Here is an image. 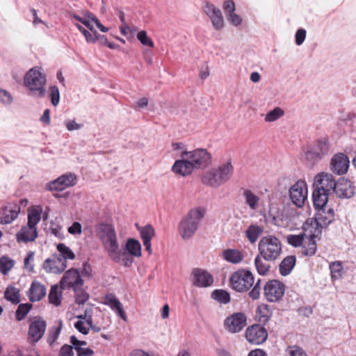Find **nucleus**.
I'll use <instances>...</instances> for the list:
<instances>
[{"label": "nucleus", "instance_id": "f257e3e1", "mask_svg": "<svg viewBox=\"0 0 356 356\" xmlns=\"http://www.w3.org/2000/svg\"><path fill=\"white\" fill-rule=\"evenodd\" d=\"M229 281L232 289L240 293L246 292L253 286L248 293L249 297L253 300L259 298L262 289L261 280L258 279L253 285L254 278L250 270L239 269L232 274Z\"/></svg>", "mask_w": 356, "mask_h": 356}, {"label": "nucleus", "instance_id": "f03ea898", "mask_svg": "<svg viewBox=\"0 0 356 356\" xmlns=\"http://www.w3.org/2000/svg\"><path fill=\"white\" fill-rule=\"evenodd\" d=\"M97 234L104 248L110 258L115 262L119 263L122 253L119 249L115 229L111 224L101 223L97 227ZM125 256V253L122 254Z\"/></svg>", "mask_w": 356, "mask_h": 356}, {"label": "nucleus", "instance_id": "7ed1b4c3", "mask_svg": "<svg viewBox=\"0 0 356 356\" xmlns=\"http://www.w3.org/2000/svg\"><path fill=\"white\" fill-rule=\"evenodd\" d=\"M233 175L234 166L229 161L206 171L202 175V182L206 186L216 188L230 180Z\"/></svg>", "mask_w": 356, "mask_h": 356}, {"label": "nucleus", "instance_id": "20e7f679", "mask_svg": "<svg viewBox=\"0 0 356 356\" xmlns=\"http://www.w3.org/2000/svg\"><path fill=\"white\" fill-rule=\"evenodd\" d=\"M259 253L265 261H275L282 253V244L279 238L274 235L262 236L258 243Z\"/></svg>", "mask_w": 356, "mask_h": 356}, {"label": "nucleus", "instance_id": "39448f33", "mask_svg": "<svg viewBox=\"0 0 356 356\" xmlns=\"http://www.w3.org/2000/svg\"><path fill=\"white\" fill-rule=\"evenodd\" d=\"M46 81V76L38 67L30 69L24 78V86L29 90V95L35 97H43L45 95Z\"/></svg>", "mask_w": 356, "mask_h": 356}, {"label": "nucleus", "instance_id": "423d86ee", "mask_svg": "<svg viewBox=\"0 0 356 356\" xmlns=\"http://www.w3.org/2000/svg\"><path fill=\"white\" fill-rule=\"evenodd\" d=\"M204 215V210L198 207L190 210L183 218L179 225V232L184 240H188L194 235Z\"/></svg>", "mask_w": 356, "mask_h": 356}, {"label": "nucleus", "instance_id": "0eeeda50", "mask_svg": "<svg viewBox=\"0 0 356 356\" xmlns=\"http://www.w3.org/2000/svg\"><path fill=\"white\" fill-rule=\"evenodd\" d=\"M42 210L33 209L28 213V222L16 234L17 241L28 243L34 241L38 237L37 225L41 219Z\"/></svg>", "mask_w": 356, "mask_h": 356}, {"label": "nucleus", "instance_id": "6e6552de", "mask_svg": "<svg viewBox=\"0 0 356 356\" xmlns=\"http://www.w3.org/2000/svg\"><path fill=\"white\" fill-rule=\"evenodd\" d=\"M334 220V211L329 207H323L316 210L315 219L311 220V222L308 221L303 225L305 232L312 228L314 229L316 227H319L322 230L323 227H327Z\"/></svg>", "mask_w": 356, "mask_h": 356}, {"label": "nucleus", "instance_id": "1a4fd4ad", "mask_svg": "<svg viewBox=\"0 0 356 356\" xmlns=\"http://www.w3.org/2000/svg\"><path fill=\"white\" fill-rule=\"evenodd\" d=\"M262 289L265 298L270 302H279L285 292V285L277 280H268Z\"/></svg>", "mask_w": 356, "mask_h": 356}, {"label": "nucleus", "instance_id": "9d476101", "mask_svg": "<svg viewBox=\"0 0 356 356\" xmlns=\"http://www.w3.org/2000/svg\"><path fill=\"white\" fill-rule=\"evenodd\" d=\"M47 328L46 321L40 316L31 318L29 326L27 341L35 346L44 336Z\"/></svg>", "mask_w": 356, "mask_h": 356}, {"label": "nucleus", "instance_id": "9b49d317", "mask_svg": "<svg viewBox=\"0 0 356 356\" xmlns=\"http://www.w3.org/2000/svg\"><path fill=\"white\" fill-rule=\"evenodd\" d=\"M184 156L189 159L195 169L207 168L211 163V155L203 148L190 152L184 151Z\"/></svg>", "mask_w": 356, "mask_h": 356}, {"label": "nucleus", "instance_id": "f8f14e48", "mask_svg": "<svg viewBox=\"0 0 356 356\" xmlns=\"http://www.w3.org/2000/svg\"><path fill=\"white\" fill-rule=\"evenodd\" d=\"M289 197L296 207H303L307 197L306 183L302 180L296 182L289 189Z\"/></svg>", "mask_w": 356, "mask_h": 356}, {"label": "nucleus", "instance_id": "ddd939ff", "mask_svg": "<svg viewBox=\"0 0 356 356\" xmlns=\"http://www.w3.org/2000/svg\"><path fill=\"white\" fill-rule=\"evenodd\" d=\"M60 284L63 289L70 288L75 289L83 285V280L78 270L71 268L65 273Z\"/></svg>", "mask_w": 356, "mask_h": 356}, {"label": "nucleus", "instance_id": "4468645a", "mask_svg": "<svg viewBox=\"0 0 356 356\" xmlns=\"http://www.w3.org/2000/svg\"><path fill=\"white\" fill-rule=\"evenodd\" d=\"M336 181L333 176L327 172H321L314 177V190H319L320 192H323L327 194L333 193Z\"/></svg>", "mask_w": 356, "mask_h": 356}, {"label": "nucleus", "instance_id": "2eb2a0df", "mask_svg": "<svg viewBox=\"0 0 356 356\" xmlns=\"http://www.w3.org/2000/svg\"><path fill=\"white\" fill-rule=\"evenodd\" d=\"M246 321L247 318L243 313L236 312L225 318L224 325L229 332L237 333L245 327Z\"/></svg>", "mask_w": 356, "mask_h": 356}, {"label": "nucleus", "instance_id": "dca6fc26", "mask_svg": "<svg viewBox=\"0 0 356 356\" xmlns=\"http://www.w3.org/2000/svg\"><path fill=\"white\" fill-rule=\"evenodd\" d=\"M245 337L250 343L259 345L266 341L268 337V332L264 327L254 324L247 328Z\"/></svg>", "mask_w": 356, "mask_h": 356}, {"label": "nucleus", "instance_id": "f3484780", "mask_svg": "<svg viewBox=\"0 0 356 356\" xmlns=\"http://www.w3.org/2000/svg\"><path fill=\"white\" fill-rule=\"evenodd\" d=\"M67 268L66 261L60 259V255L54 254L50 258L44 260L43 268L47 273L60 274Z\"/></svg>", "mask_w": 356, "mask_h": 356}, {"label": "nucleus", "instance_id": "a211bd4d", "mask_svg": "<svg viewBox=\"0 0 356 356\" xmlns=\"http://www.w3.org/2000/svg\"><path fill=\"white\" fill-rule=\"evenodd\" d=\"M333 193L341 199L350 198L355 194V187L350 181L344 177H341L335 183Z\"/></svg>", "mask_w": 356, "mask_h": 356}, {"label": "nucleus", "instance_id": "6ab92c4d", "mask_svg": "<svg viewBox=\"0 0 356 356\" xmlns=\"http://www.w3.org/2000/svg\"><path fill=\"white\" fill-rule=\"evenodd\" d=\"M349 165V159L343 153H337L331 159V170L338 175L346 174L348 172Z\"/></svg>", "mask_w": 356, "mask_h": 356}, {"label": "nucleus", "instance_id": "aec40b11", "mask_svg": "<svg viewBox=\"0 0 356 356\" xmlns=\"http://www.w3.org/2000/svg\"><path fill=\"white\" fill-rule=\"evenodd\" d=\"M307 232H309V236L307 241H303L302 254L304 256L311 257L316 254L317 245L315 238L321 234V229L319 227H316L314 229L310 228Z\"/></svg>", "mask_w": 356, "mask_h": 356}, {"label": "nucleus", "instance_id": "412c9836", "mask_svg": "<svg viewBox=\"0 0 356 356\" xmlns=\"http://www.w3.org/2000/svg\"><path fill=\"white\" fill-rule=\"evenodd\" d=\"M204 11L211 20L215 29L220 30L224 26V19L220 10L214 5L207 2L204 6Z\"/></svg>", "mask_w": 356, "mask_h": 356}, {"label": "nucleus", "instance_id": "4be33fe9", "mask_svg": "<svg viewBox=\"0 0 356 356\" xmlns=\"http://www.w3.org/2000/svg\"><path fill=\"white\" fill-rule=\"evenodd\" d=\"M192 282L197 287H208L212 285L213 278L207 271L201 268H194L192 271Z\"/></svg>", "mask_w": 356, "mask_h": 356}, {"label": "nucleus", "instance_id": "5701e85b", "mask_svg": "<svg viewBox=\"0 0 356 356\" xmlns=\"http://www.w3.org/2000/svg\"><path fill=\"white\" fill-rule=\"evenodd\" d=\"M195 169V167L189 161V159H186L184 156V152L181 154V159L177 160L172 168L175 173L179 174L183 177L191 174Z\"/></svg>", "mask_w": 356, "mask_h": 356}, {"label": "nucleus", "instance_id": "b1692460", "mask_svg": "<svg viewBox=\"0 0 356 356\" xmlns=\"http://www.w3.org/2000/svg\"><path fill=\"white\" fill-rule=\"evenodd\" d=\"M20 212V207L15 204H8L0 213V222L9 224L15 220Z\"/></svg>", "mask_w": 356, "mask_h": 356}, {"label": "nucleus", "instance_id": "393cba45", "mask_svg": "<svg viewBox=\"0 0 356 356\" xmlns=\"http://www.w3.org/2000/svg\"><path fill=\"white\" fill-rule=\"evenodd\" d=\"M104 303L111 307V309L116 312V314L124 321H127V315L123 309L120 301L116 298L115 294L108 293L104 298Z\"/></svg>", "mask_w": 356, "mask_h": 356}, {"label": "nucleus", "instance_id": "a878e982", "mask_svg": "<svg viewBox=\"0 0 356 356\" xmlns=\"http://www.w3.org/2000/svg\"><path fill=\"white\" fill-rule=\"evenodd\" d=\"M46 295V288L40 282L33 281L29 290V298L31 302L40 301Z\"/></svg>", "mask_w": 356, "mask_h": 356}, {"label": "nucleus", "instance_id": "bb28decb", "mask_svg": "<svg viewBox=\"0 0 356 356\" xmlns=\"http://www.w3.org/2000/svg\"><path fill=\"white\" fill-rule=\"evenodd\" d=\"M264 227L262 226L252 224L245 232V237L248 241L251 243L254 244L258 240L259 237L263 234Z\"/></svg>", "mask_w": 356, "mask_h": 356}, {"label": "nucleus", "instance_id": "cd10ccee", "mask_svg": "<svg viewBox=\"0 0 356 356\" xmlns=\"http://www.w3.org/2000/svg\"><path fill=\"white\" fill-rule=\"evenodd\" d=\"M296 262V258L293 255H289L285 257L279 265L280 273L282 276L288 275L294 268Z\"/></svg>", "mask_w": 356, "mask_h": 356}, {"label": "nucleus", "instance_id": "c85d7f7f", "mask_svg": "<svg viewBox=\"0 0 356 356\" xmlns=\"http://www.w3.org/2000/svg\"><path fill=\"white\" fill-rule=\"evenodd\" d=\"M329 195L330 194L323 192H320L319 190H314L313 191V203L316 210L329 207L327 205Z\"/></svg>", "mask_w": 356, "mask_h": 356}, {"label": "nucleus", "instance_id": "c756f323", "mask_svg": "<svg viewBox=\"0 0 356 356\" xmlns=\"http://www.w3.org/2000/svg\"><path fill=\"white\" fill-rule=\"evenodd\" d=\"M222 257L232 264H238L243 259V254L236 249H226L222 252Z\"/></svg>", "mask_w": 356, "mask_h": 356}, {"label": "nucleus", "instance_id": "7c9ffc66", "mask_svg": "<svg viewBox=\"0 0 356 356\" xmlns=\"http://www.w3.org/2000/svg\"><path fill=\"white\" fill-rule=\"evenodd\" d=\"M268 261H265L264 257L259 253L254 258V266L257 273L261 275H265L270 270V266L267 263Z\"/></svg>", "mask_w": 356, "mask_h": 356}, {"label": "nucleus", "instance_id": "2f4dec72", "mask_svg": "<svg viewBox=\"0 0 356 356\" xmlns=\"http://www.w3.org/2000/svg\"><path fill=\"white\" fill-rule=\"evenodd\" d=\"M125 247L128 252L132 256L138 257L141 255V245L138 241L134 238H129Z\"/></svg>", "mask_w": 356, "mask_h": 356}, {"label": "nucleus", "instance_id": "473e14b6", "mask_svg": "<svg viewBox=\"0 0 356 356\" xmlns=\"http://www.w3.org/2000/svg\"><path fill=\"white\" fill-rule=\"evenodd\" d=\"M211 298L220 304H227L230 302L229 293L223 289H216L211 293Z\"/></svg>", "mask_w": 356, "mask_h": 356}, {"label": "nucleus", "instance_id": "72a5a7b5", "mask_svg": "<svg viewBox=\"0 0 356 356\" xmlns=\"http://www.w3.org/2000/svg\"><path fill=\"white\" fill-rule=\"evenodd\" d=\"M256 314L258 321L265 324L270 317L271 312L267 305L263 304L257 308Z\"/></svg>", "mask_w": 356, "mask_h": 356}, {"label": "nucleus", "instance_id": "f704fd0d", "mask_svg": "<svg viewBox=\"0 0 356 356\" xmlns=\"http://www.w3.org/2000/svg\"><path fill=\"white\" fill-rule=\"evenodd\" d=\"M243 195L245 198V202L250 208L252 210L257 209L259 205V197L249 189H245L243 191Z\"/></svg>", "mask_w": 356, "mask_h": 356}, {"label": "nucleus", "instance_id": "c9c22d12", "mask_svg": "<svg viewBox=\"0 0 356 356\" xmlns=\"http://www.w3.org/2000/svg\"><path fill=\"white\" fill-rule=\"evenodd\" d=\"M58 178L63 186V191L66 188L74 186L76 183V176L72 172L66 173Z\"/></svg>", "mask_w": 356, "mask_h": 356}, {"label": "nucleus", "instance_id": "e433bc0d", "mask_svg": "<svg viewBox=\"0 0 356 356\" xmlns=\"http://www.w3.org/2000/svg\"><path fill=\"white\" fill-rule=\"evenodd\" d=\"M57 250L58 251L60 259H64L66 262L67 259H74L75 258V254L73 251L64 243H58L57 245Z\"/></svg>", "mask_w": 356, "mask_h": 356}, {"label": "nucleus", "instance_id": "4c0bfd02", "mask_svg": "<svg viewBox=\"0 0 356 356\" xmlns=\"http://www.w3.org/2000/svg\"><path fill=\"white\" fill-rule=\"evenodd\" d=\"M61 292L58 285H53L49 293V300L51 304L58 306L61 302Z\"/></svg>", "mask_w": 356, "mask_h": 356}, {"label": "nucleus", "instance_id": "58836bf2", "mask_svg": "<svg viewBox=\"0 0 356 356\" xmlns=\"http://www.w3.org/2000/svg\"><path fill=\"white\" fill-rule=\"evenodd\" d=\"M5 298L13 304H18L20 301L19 291L13 286L8 287L4 293Z\"/></svg>", "mask_w": 356, "mask_h": 356}, {"label": "nucleus", "instance_id": "ea45409f", "mask_svg": "<svg viewBox=\"0 0 356 356\" xmlns=\"http://www.w3.org/2000/svg\"><path fill=\"white\" fill-rule=\"evenodd\" d=\"M317 153L322 157L325 156L328 154L329 145L326 139H321L316 142V143L312 147Z\"/></svg>", "mask_w": 356, "mask_h": 356}, {"label": "nucleus", "instance_id": "a19ab883", "mask_svg": "<svg viewBox=\"0 0 356 356\" xmlns=\"http://www.w3.org/2000/svg\"><path fill=\"white\" fill-rule=\"evenodd\" d=\"M15 261L8 257L3 256L0 257V272L3 275H6L14 266Z\"/></svg>", "mask_w": 356, "mask_h": 356}, {"label": "nucleus", "instance_id": "79ce46f5", "mask_svg": "<svg viewBox=\"0 0 356 356\" xmlns=\"http://www.w3.org/2000/svg\"><path fill=\"white\" fill-rule=\"evenodd\" d=\"M330 270L332 280H338L342 277L343 268L341 261H333L330 264Z\"/></svg>", "mask_w": 356, "mask_h": 356}, {"label": "nucleus", "instance_id": "37998d69", "mask_svg": "<svg viewBox=\"0 0 356 356\" xmlns=\"http://www.w3.org/2000/svg\"><path fill=\"white\" fill-rule=\"evenodd\" d=\"M138 230L143 242L151 241L152 238L154 236V229L151 225H147L143 227H140L138 228Z\"/></svg>", "mask_w": 356, "mask_h": 356}, {"label": "nucleus", "instance_id": "c03bdc74", "mask_svg": "<svg viewBox=\"0 0 356 356\" xmlns=\"http://www.w3.org/2000/svg\"><path fill=\"white\" fill-rule=\"evenodd\" d=\"M62 325H63L62 321H59L58 325L57 326H53L49 330V332L48 338H47V342L50 346H52L53 343L58 339V337L60 333L61 329H62Z\"/></svg>", "mask_w": 356, "mask_h": 356}, {"label": "nucleus", "instance_id": "a18cd8bd", "mask_svg": "<svg viewBox=\"0 0 356 356\" xmlns=\"http://www.w3.org/2000/svg\"><path fill=\"white\" fill-rule=\"evenodd\" d=\"M31 308L32 305L30 303L19 304L15 312L16 319L19 321L24 319Z\"/></svg>", "mask_w": 356, "mask_h": 356}, {"label": "nucleus", "instance_id": "49530a36", "mask_svg": "<svg viewBox=\"0 0 356 356\" xmlns=\"http://www.w3.org/2000/svg\"><path fill=\"white\" fill-rule=\"evenodd\" d=\"M284 111L280 107H275L273 110L269 111L265 117V121L267 122H272L277 120L282 117Z\"/></svg>", "mask_w": 356, "mask_h": 356}, {"label": "nucleus", "instance_id": "de8ad7c7", "mask_svg": "<svg viewBox=\"0 0 356 356\" xmlns=\"http://www.w3.org/2000/svg\"><path fill=\"white\" fill-rule=\"evenodd\" d=\"M74 291L75 302L78 305H83L89 299V295L83 289L79 286L77 289H73Z\"/></svg>", "mask_w": 356, "mask_h": 356}, {"label": "nucleus", "instance_id": "09e8293b", "mask_svg": "<svg viewBox=\"0 0 356 356\" xmlns=\"http://www.w3.org/2000/svg\"><path fill=\"white\" fill-rule=\"evenodd\" d=\"M305 236H307V234L305 233L298 235L289 234L286 236V241L289 245L293 247H300L303 244Z\"/></svg>", "mask_w": 356, "mask_h": 356}, {"label": "nucleus", "instance_id": "8fccbe9b", "mask_svg": "<svg viewBox=\"0 0 356 356\" xmlns=\"http://www.w3.org/2000/svg\"><path fill=\"white\" fill-rule=\"evenodd\" d=\"M305 159L312 165L321 161L323 157L312 147L305 152Z\"/></svg>", "mask_w": 356, "mask_h": 356}, {"label": "nucleus", "instance_id": "3c124183", "mask_svg": "<svg viewBox=\"0 0 356 356\" xmlns=\"http://www.w3.org/2000/svg\"><path fill=\"white\" fill-rule=\"evenodd\" d=\"M137 38L142 44L149 47H154L153 41L147 36L145 31L138 32L137 34Z\"/></svg>", "mask_w": 356, "mask_h": 356}, {"label": "nucleus", "instance_id": "603ef678", "mask_svg": "<svg viewBox=\"0 0 356 356\" xmlns=\"http://www.w3.org/2000/svg\"><path fill=\"white\" fill-rule=\"evenodd\" d=\"M49 90L51 102L53 106H56L60 101V92L58 88L56 86H53L50 87Z\"/></svg>", "mask_w": 356, "mask_h": 356}, {"label": "nucleus", "instance_id": "864d4df0", "mask_svg": "<svg viewBox=\"0 0 356 356\" xmlns=\"http://www.w3.org/2000/svg\"><path fill=\"white\" fill-rule=\"evenodd\" d=\"M62 186H63L61 185V183L60 182V181H58V178H57L52 181L48 182L46 185V188L49 191H62Z\"/></svg>", "mask_w": 356, "mask_h": 356}, {"label": "nucleus", "instance_id": "5fc2aeb1", "mask_svg": "<svg viewBox=\"0 0 356 356\" xmlns=\"http://www.w3.org/2000/svg\"><path fill=\"white\" fill-rule=\"evenodd\" d=\"M289 356H307L304 350L297 346H291L288 349Z\"/></svg>", "mask_w": 356, "mask_h": 356}, {"label": "nucleus", "instance_id": "6e6d98bb", "mask_svg": "<svg viewBox=\"0 0 356 356\" xmlns=\"http://www.w3.org/2000/svg\"><path fill=\"white\" fill-rule=\"evenodd\" d=\"M73 345L64 344L60 350L59 356H74Z\"/></svg>", "mask_w": 356, "mask_h": 356}, {"label": "nucleus", "instance_id": "4d7b16f0", "mask_svg": "<svg viewBox=\"0 0 356 356\" xmlns=\"http://www.w3.org/2000/svg\"><path fill=\"white\" fill-rule=\"evenodd\" d=\"M66 129L70 131L79 130L83 127L82 124H78L75 120H67L65 121Z\"/></svg>", "mask_w": 356, "mask_h": 356}, {"label": "nucleus", "instance_id": "13d9d810", "mask_svg": "<svg viewBox=\"0 0 356 356\" xmlns=\"http://www.w3.org/2000/svg\"><path fill=\"white\" fill-rule=\"evenodd\" d=\"M77 356H92L94 351L90 348L77 347L74 349Z\"/></svg>", "mask_w": 356, "mask_h": 356}, {"label": "nucleus", "instance_id": "bf43d9fd", "mask_svg": "<svg viewBox=\"0 0 356 356\" xmlns=\"http://www.w3.org/2000/svg\"><path fill=\"white\" fill-rule=\"evenodd\" d=\"M228 21L234 26H237L242 22L241 17L235 13L227 14Z\"/></svg>", "mask_w": 356, "mask_h": 356}, {"label": "nucleus", "instance_id": "052dcab7", "mask_svg": "<svg viewBox=\"0 0 356 356\" xmlns=\"http://www.w3.org/2000/svg\"><path fill=\"white\" fill-rule=\"evenodd\" d=\"M306 37V31L303 29H300L296 33V43L297 45H300L303 43Z\"/></svg>", "mask_w": 356, "mask_h": 356}, {"label": "nucleus", "instance_id": "680f3d73", "mask_svg": "<svg viewBox=\"0 0 356 356\" xmlns=\"http://www.w3.org/2000/svg\"><path fill=\"white\" fill-rule=\"evenodd\" d=\"M34 258V252L30 251L27 253L26 257L24 260V266L29 271L33 270V266L30 264V261H33Z\"/></svg>", "mask_w": 356, "mask_h": 356}, {"label": "nucleus", "instance_id": "e2e57ef3", "mask_svg": "<svg viewBox=\"0 0 356 356\" xmlns=\"http://www.w3.org/2000/svg\"><path fill=\"white\" fill-rule=\"evenodd\" d=\"M0 101L3 104H10L13 101V98L8 92L0 90Z\"/></svg>", "mask_w": 356, "mask_h": 356}, {"label": "nucleus", "instance_id": "0e129e2a", "mask_svg": "<svg viewBox=\"0 0 356 356\" xmlns=\"http://www.w3.org/2000/svg\"><path fill=\"white\" fill-rule=\"evenodd\" d=\"M223 8L228 14L234 13L235 11V3L233 0H227L224 2Z\"/></svg>", "mask_w": 356, "mask_h": 356}, {"label": "nucleus", "instance_id": "69168bd1", "mask_svg": "<svg viewBox=\"0 0 356 356\" xmlns=\"http://www.w3.org/2000/svg\"><path fill=\"white\" fill-rule=\"evenodd\" d=\"M68 232L71 234H80L82 232L81 225L79 222H73V224L68 228Z\"/></svg>", "mask_w": 356, "mask_h": 356}, {"label": "nucleus", "instance_id": "338daca9", "mask_svg": "<svg viewBox=\"0 0 356 356\" xmlns=\"http://www.w3.org/2000/svg\"><path fill=\"white\" fill-rule=\"evenodd\" d=\"M70 16L72 17H73L74 19H75L76 20L80 22L81 23H82L83 24H84L86 26H87L90 31H93V27L90 24V22L86 18H84V17H79V15H76V14H71Z\"/></svg>", "mask_w": 356, "mask_h": 356}, {"label": "nucleus", "instance_id": "774afa93", "mask_svg": "<svg viewBox=\"0 0 356 356\" xmlns=\"http://www.w3.org/2000/svg\"><path fill=\"white\" fill-rule=\"evenodd\" d=\"M70 341L71 344L73 345L74 349L77 347H83L87 345V342L86 341L79 340L74 335L70 337Z\"/></svg>", "mask_w": 356, "mask_h": 356}]
</instances>
